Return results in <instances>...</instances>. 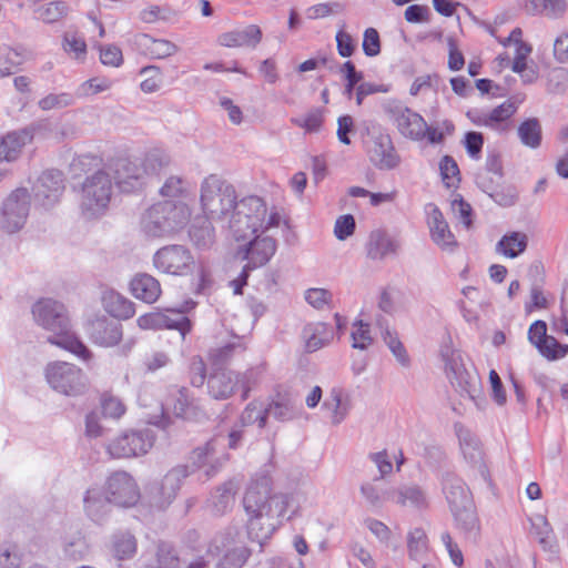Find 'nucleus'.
<instances>
[{"instance_id":"1","label":"nucleus","mask_w":568,"mask_h":568,"mask_svg":"<svg viewBox=\"0 0 568 568\" xmlns=\"http://www.w3.org/2000/svg\"><path fill=\"white\" fill-rule=\"evenodd\" d=\"M272 486L268 474H257L248 483L243 497L247 535L261 547L271 539L284 519H291L300 510L296 494H274Z\"/></svg>"},{"instance_id":"2","label":"nucleus","mask_w":568,"mask_h":568,"mask_svg":"<svg viewBox=\"0 0 568 568\" xmlns=\"http://www.w3.org/2000/svg\"><path fill=\"white\" fill-rule=\"evenodd\" d=\"M32 314L40 326L54 333V336L48 339L51 344L74 354L84 362L92 358L87 346L70 333L69 316L63 304L51 298H43L33 305Z\"/></svg>"},{"instance_id":"3","label":"nucleus","mask_w":568,"mask_h":568,"mask_svg":"<svg viewBox=\"0 0 568 568\" xmlns=\"http://www.w3.org/2000/svg\"><path fill=\"white\" fill-rule=\"evenodd\" d=\"M280 220L277 211L268 209L262 197L250 195L236 202L229 217V229L235 241H245L277 227Z\"/></svg>"},{"instance_id":"4","label":"nucleus","mask_w":568,"mask_h":568,"mask_svg":"<svg viewBox=\"0 0 568 568\" xmlns=\"http://www.w3.org/2000/svg\"><path fill=\"white\" fill-rule=\"evenodd\" d=\"M191 217L187 201L164 200L150 206L142 217V230L150 237L169 236L184 227Z\"/></svg>"},{"instance_id":"5","label":"nucleus","mask_w":568,"mask_h":568,"mask_svg":"<svg viewBox=\"0 0 568 568\" xmlns=\"http://www.w3.org/2000/svg\"><path fill=\"white\" fill-rule=\"evenodd\" d=\"M236 192L232 184L211 174L200 187V205L206 219L222 221L230 217L236 205Z\"/></svg>"},{"instance_id":"6","label":"nucleus","mask_w":568,"mask_h":568,"mask_svg":"<svg viewBox=\"0 0 568 568\" xmlns=\"http://www.w3.org/2000/svg\"><path fill=\"white\" fill-rule=\"evenodd\" d=\"M440 357L445 364L446 376L463 397L475 400L481 392L479 375L473 365H466L459 351L454 349L450 344L440 348Z\"/></svg>"},{"instance_id":"7","label":"nucleus","mask_w":568,"mask_h":568,"mask_svg":"<svg viewBox=\"0 0 568 568\" xmlns=\"http://www.w3.org/2000/svg\"><path fill=\"white\" fill-rule=\"evenodd\" d=\"M113 195V182L110 173L98 170L88 175L80 190V209L87 219H95L103 215L111 203Z\"/></svg>"},{"instance_id":"8","label":"nucleus","mask_w":568,"mask_h":568,"mask_svg":"<svg viewBox=\"0 0 568 568\" xmlns=\"http://www.w3.org/2000/svg\"><path fill=\"white\" fill-rule=\"evenodd\" d=\"M45 379L53 390L65 396L82 395L88 388L85 373L67 362L49 363L45 367Z\"/></svg>"},{"instance_id":"9","label":"nucleus","mask_w":568,"mask_h":568,"mask_svg":"<svg viewBox=\"0 0 568 568\" xmlns=\"http://www.w3.org/2000/svg\"><path fill=\"white\" fill-rule=\"evenodd\" d=\"M151 429L125 430L106 444V453L112 458H134L145 455L154 445Z\"/></svg>"},{"instance_id":"10","label":"nucleus","mask_w":568,"mask_h":568,"mask_svg":"<svg viewBox=\"0 0 568 568\" xmlns=\"http://www.w3.org/2000/svg\"><path fill=\"white\" fill-rule=\"evenodd\" d=\"M31 206L27 189H17L3 201L0 212V227L9 233L19 232L27 223Z\"/></svg>"},{"instance_id":"11","label":"nucleus","mask_w":568,"mask_h":568,"mask_svg":"<svg viewBox=\"0 0 568 568\" xmlns=\"http://www.w3.org/2000/svg\"><path fill=\"white\" fill-rule=\"evenodd\" d=\"M384 111L404 138L412 141L425 139L427 123L420 114L397 101L385 103Z\"/></svg>"},{"instance_id":"12","label":"nucleus","mask_w":568,"mask_h":568,"mask_svg":"<svg viewBox=\"0 0 568 568\" xmlns=\"http://www.w3.org/2000/svg\"><path fill=\"white\" fill-rule=\"evenodd\" d=\"M50 126L49 122L42 121L4 135L0 139V163L16 161L22 149L34 139H47Z\"/></svg>"},{"instance_id":"13","label":"nucleus","mask_w":568,"mask_h":568,"mask_svg":"<svg viewBox=\"0 0 568 568\" xmlns=\"http://www.w3.org/2000/svg\"><path fill=\"white\" fill-rule=\"evenodd\" d=\"M153 264L158 271L174 276L187 275L196 266L191 252L182 245H166L158 250Z\"/></svg>"},{"instance_id":"14","label":"nucleus","mask_w":568,"mask_h":568,"mask_svg":"<svg viewBox=\"0 0 568 568\" xmlns=\"http://www.w3.org/2000/svg\"><path fill=\"white\" fill-rule=\"evenodd\" d=\"M104 491L109 503L120 507L134 506L140 499L138 484L126 471L111 474L106 478Z\"/></svg>"},{"instance_id":"15","label":"nucleus","mask_w":568,"mask_h":568,"mask_svg":"<svg viewBox=\"0 0 568 568\" xmlns=\"http://www.w3.org/2000/svg\"><path fill=\"white\" fill-rule=\"evenodd\" d=\"M115 180L119 189L123 192H132L143 185L144 171L140 162L126 158H119L109 161L104 168Z\"/></svg>"},{"instance_id":"16","label":"nucleus","mask_w":568,"mask_h":568,"mask_svg":"<svg viewBox=\"0 0 568 568\" xmlns=\"http://www.w3.org/2000/svg\"><path fill=\"white\" fill-rule=\"evenodd\" d=\"M263 234L257 233L247 239L248 243L237 253L243 260L247 261L245 265L252 270L265 265L276 251L275 241Z\"/></svg>"},{"instance_id":"17","label":"nucleus","mask_w":568,"mask_h":568,"mask_svg":"<svg viewBox=\"0 0 568 568\" xmlns=\"http://www.w3.org/2000/svg\"><path fill=\"white\" fill-rule=\"evenodd\" d=\"M426 212L433 242L444 251H453L457 246V241L440 210L430 203L426 206Z\"/></svg>"},{"instance_id":"18","label":"nucleus","mask_w":568,"mask_h":568,"mask_svg":"<svg viewBox=\"0 0 568 568\" xmlns=\"http://www.w3.org/2000/svg\"><path fill=\"white\" fill-rule=\"evenodd\" d=\"M162 405L165 410L185 419L197 418L200 414L197 403L189 396V390L185 387L174 386L170 388L169 395Z\"/></svg>"},{"instance_id":"19","label":"nucleus","mask_w":568,"mask_h":568,"mask_svg":"<svg viewBox=\"0 0 568 568\" xmlns=\"http://www.w3.org/2000/svg\"><path fill=\"white\" fill-rule=\"evenodd\" d=\"M63 189L62 174L59 171H47L38 179L34 193L44 206H49L58 201Z\"/></svg>"},{"instance_id":"20","label":"nucleus","mask_w":568,"mask_h":568,"mask_svg":"<svg viewBox=\"0 0 568 568\" xmlns=\"http://www.w3.org/2000/svg\"><path fill=\"white\" fill-rule=\"evenodd\" d=\"M386 498L400 507L425 508L428 505L426 493L417 485H400L386 491Z\"/></svg>"},{"instance_id":"21","label":"nucleus","mask_w":568,"mask_h":568,"mask_svg":"<svg viewBox=\"0 0 568 568\" xmlns=\"http://www.w3.org/2000/svg\"><path fill=\"white\" fill-rule=\"evenodd\" d=\"M352 408V400L342 388L334 387L323 402V409L332 425H339L345 420Z\"/></svg>"},{"instance_id":"22","label":"nucleus","mask_w":568,"mask_h":568,"mask_svg":"<svg viewBox=\"0 0 568 568\" xmlns=\"http://www.w3.org/2000/svg\"><path fill=\"white\" fill-rule=\"evenodd\" d=\"M239 373L216 371L207 379V389L212 398L223 400L230 398L237 388Z\"/></svg>"},{"instance_id":"23","label":"nucleus","mask_w":568,"mask_h":568,"mask_svg":"<svg viewBox=\"0 0 568 568\" xmlns=\"http://www.w3.org/2000/svg\"><path fill=\"white\" fill-rule=\"evenodd\" d=\"M261 40L262 31L256 24H250L242 30L225 32L219 37V43L226 48H255Z\"/></svg>"},{"instance_id":"24","label":"nucleus","mask_w":568,"mask_h":568,"mask_svg":"<svg viewBox=\"0 0 568 568\" xmlns=\"http://www.w3.org/2000/svg\"><path fill=\"white\" fill-rule=\"evenodd\" d=\"M302 337L307 352H316L328 345L334 337L332 327L325 323H310L303 328Z\"/></svg>"},{"instance_id":"25","label":"nucleus","mask_w":568,"mask_h":568,"mask_svg":"<svg viewBox=\"0 0 568 568\" xmlns=\"http://www.w3.org/2000/svg\"><path fill=\"white\" fill-rule=\"evenodd\" d=\"M527 12L551 20L562 19L568 12V0H521Z\"/></svg>"},{"instance_id":"26","label":"nucleus","mask_w":568,"mask_h":568,"mask_svg":"<svg viewBox=\"0 0 568 568\" xmlns=\"http://www.w3.org/2000/svg\"><path fill=\"white\" fill-rule=\"evenodd\" d=\"M192 458L199 468L207 466L205 474L207 476H212L225 464L227 460V455L222 454L221 456H216L215 443L211 440L205 445L194 449Z\"/></svg>"},{"instance_id":"27","label":"nucleus","mask_w":568,"mask_h":568,"mask_svg":"<svg viewBox=\"0 0 568 568\" xmlns=\"http://www.w3.org/2000/svg\"><path fill=\"white\" fill-rule=\"evenodd\" d=\"M91 336L94 343L101 346H114L122 338L121 325L116 322L99 318L92 323Z\"/></svg>"},{"instance_id":"28","label":"nucleus","mask_w":568,"mask_h":568,"mask_svg":"<svg viewBox=\"0 0 568 568\" xmlns=\"http://www.w3.org/2000/svg\"><path fill=\"white\" fill-rule=\"evenodd\" d=\"M133 296L146 303H154L161 295V286L156 278L149 274H138L130 283Z\"/></svg>"},{"instance_id":"29","label":"nucleus","mask_w":568,"mask_h":568,"mask_svg":"<svg viewBox=\"0 0 568 568\" xmlns=\"http://www.w3.org/2000/svg\"><path fill=\"white\" fill-rule=\"evenodd\" d=\"M501 44L507 49H513V62L511 70L514 72H520L525 69L527 58L531 52V47L521 41V30L514 29L510 34L500 41Z\"/></svg>"},{"instance_id":"30","label":"nucleus","mask_w":568,"mask_h":568,"mask_svg":"<svg viewBox=\"0 0 568 568\" xmlns=\"http://www.w3.org/2000/svg\"><path fill=\"white\" fill-rule=\"evenodd\" d=\"M397 248L398 242L384 231L376 230L371 233L367 244V254L371 258H384L385 256L395 254Z\"/></svg>"},{"instance_id":"31","label":"nucleus","mask_w":568,"mask_h":568,"mask_svg":"<svg viewBox=\"0 0 568 568\" xmlns=\"http://www.w3.org/2000/svg\"><path fill=\"white\" fill-rule=\"evenodd\" d=\"M528 245V236L523 232H509L496 244V252L505 257L515 258L523 254Z\"/></svg>"},{"instance_id":"32","label":"nucleus","mask_w":568,"mask_h":568,"mask_svg":"<svg viewBox=\"0 0 568 568\" xmlns=\"http://www.w3.org/2000/svg\"><path fill=\"white\" fill-rule=\"evenodd\" d=\"M372 160L381 169H393L399 163V158L388 136H382L374 142Z\"/></svg>"},{"instance_id":"33","label":"nucleus","mask_w":568,"mask_h":568,"mask_svg":"<svg viewBox=\"0 0 568 568\" xmlns=\"http://www.w3.org/2000/svg\"><path fill=\"white\" fill-rule=\"evenodd\" d=\"M33 11L39 21L45 24H54L67 18L70 9L67 2L54 0L45 3H38Z\"/></svg>"},{"instance_id":"34","label":"nucleus","mask_w":568,"mask_h":568,"mask_svg":"<svg viewBox=\"0 0 568 568\" xmlns=\"http://www.w3.org/2000/svg\"><path fill=\"white\" fill-rule=\"evenodd\" d=\"M104 310L113 317L128 320L134 315L131 301L115 292H106L102 298Z\"/></svg>"},{"instance_id":"35","label":"nucleus","mask_w":568,"mask_h":568,"mask_svg":"<svg viewBox=\"0 0 568 568\" xmlns=\"http://www.w3.org/2000/svg\"><path fill=\"white\" fill-rule=\"evenodd\" d=\"M444 493L450 509L469 504L470 495L466 485L458 478L449 477L444 483Z\"/></svg>"},{"instance_id":"36","label":"nucleus","mask_w":568,"mask_h":568,"mask_svg":"<svg viewBox=\"0 0 568 568\" xmlns=\"http://www.w3.org/2000/svg\"><path fill=\"white\" fill-rule=\"evenodd\" d=\"M159 194L172 201H186L189 197V184L180 175H170L159 190Z\"/></svg>"},{"instance_id":"37","label":"nucleus","mask_w":568,"mask_h":568,"mask_svg":"<svg viewBox=\"0 0 568 568\" xmlns=\"http://www.w3.org/2000/svg\"><path fill=\"white\" fill-rule=\"evenodd\" d=\"M452 511L457 525L465 531V534L474 537L478 535L479 521L471 506V501H469V504L462 505L460 508H454Z\"/></svg>"},{"instance_id":"38","label":"nucleus","mask_w":568,"mask_h":568,"mask_svg":"<svg viewBox=\"0 0 568 568\" xmlns=\"http://www.w3.org/2000/svg\"><path fill=\"white\" fill-rule=\"evenodd\" d=\"M141 41L148 53L154 59H165L179 51V47L166 39H154L143 34Z\"/></svg>"},{"instance_id":"39","label":"nucleus","mask_w":568,"mask_h":568,"mask_svg":"<svg viewBox=\"0 0 568 568\" xmlns=\"http://www.w3.org/2000/svg\"><path fill=\"white\" fill-rule=\"evenodd\" d=\"M237 485L230 480L220 486L211 497L213 509L216 514H223L234 505Z\"/></svg>"},{"instance_id":"40","label":"nucleus","mask_w":568,"mask_h":568,"mask_svg":"<svg viewBox=\"0 0 568 568\" xmlns=\"http://www.w3.org/2000/svg\"><path fill=\"white\" fill-rule=\"evenodd\" d=\"M267 419V408L263 403L253 400L244 408L240 415L239 423L241 427L257 424L258 428H264Z\"/></svg>"},{"instance_id":"41","label":"nucleus","mask_w":568,"mask_h":568,"mask_svg":"<svg viewBox=\"0 0 568 568\" xmlns=\"http://www.w3.org/2000/svg\"><path fill=\"white\" fill-rule=\"evenodd\" d=\"M250 550L243 542H234L219 562V568H242L250 557Z\"/></svg>"},{"instance_id":"42","label":"nucleus","mask_w":568,"mask_h":568,"mask_svg":"<svg viewBox=\"0 0 568 568\" xmlns=\"http://www.w3.org/2000/svg\"><path fill=\"white\" fill-rule=\"evenodd\" d=\"M520 142L531 149H536L541 142V128L537 119H528L518 126Z\"/></svg>"},{"instance_id":"43","label":"nucleus","mask_w":568,"mask_h":568,"mask_svg":"<svg viewBox=\"0 0 568 568\" xmlns=\"http://www.w3.org/2000/svg\"><path fill=\"white\" fill-rule=\"evenodd\" d=\"M62 48L64 52L75 62H85L88 48L83 38L77 34H64L62 39Z\"/></svg>"},{"instance_id":"44","label":"nucleus","mask_w":568,"mask_h":568,"mask_svg":"<svg viewBox=\"0 0 568 568\" xmlns=\"http://www.w3.org/2000/svg\"><path fill=\"white\" fill-rule=\"evenodd\" d=\"M352 347L355 349L365 351L373 345L374 337L372 335L371 326L368 323L357 320L352 325L351 332Z\"/></svg>"},{"instance_id":"45","label":"nucleus","mask_w":568,"mask_h":568,"mask_svg":"<svg viewBox=\"0 0 568 568\" xmlns=\"http://www.w3.org/2000/svg\"><path fill=\"white\" fill-rule=\"evenodd\" d=\"M409 557L414 560H422L428 550L427 536L420 528L409 531L407 537Z\"/></svg>"},{"instance_id":"46","label":"nucleus","mask_w":568,"mask_h":568,"mask_svg":"<svg viewBox=\"0 0 568 568\" xmlns=\"http://www.w3.org/2000/svg\"><path fill=\"white\" fill-rule=\"evenodd\" d=\"M113 81L106 77H93L82 82L78 88V95L90 98L111 90Z\"/></svg>"},{"instance_id":"47","label":"nucleus","mask_w":568,"mask_h":568,"mask_svg":"<svg viewBox=\"0 0 568 568\" xmlns=\"http://www.w3.org/2000/svg\"><path fill=\"white\" fill-rule=\"evenodd\" d=\"M170 163L169 156L159 150L148 152L140 161L141 168L144 171V178L151 174H158L161 170L166 168Z\"/></svg>"},{"instance_id":"48","label":"nucleus","mask_w":568,"mask_h":568,"mask_svg":"<svg viewBox=\"0 0 568 568\" xmlns=\"http://www.w3.org/2000/svg\"><path fill=\"white\" fill-rule=\"evenodd\" d=\"M106 503V494L102 495L100 488H89L83 497L84 509L89 516L95 518L103 511Z\"/></svg>"},{"instance_id":"49","label":"nucleus","mask_w":568,"mask_h":568,"mask_svg":"<svg viewBox=\"0 0 568 568\" xmlns=\"http://www.w3.org/2000/svg\"><path fill=\"white\" fill-rule=\"evenodd\" d=\"M192 242L201 248L209 247L214 242V230L209 219H204L201 225L192 224L190 229Z\"/></svg>"},{"instance_id":"50","label":"nucleus","mask_w":568,"mask_h":568,"mask_svg":"<svg viewBox=\"0 0 568 568\" xmlns=\"http://www.w3.org/2000/svg\"><path fill=\"white\" fill-rule=\"evenodd\" d=\"M140 74L144 80L140 83V89L144 93H153L160 90L163 79L162 71L156 65H148L141 69Z\"/></svg>"},{"instance_id":"51","label":"nucleus","mask_w":568,"mask_h":568,"mask_svg":"<svg viewBox=\"0 0 568 568\" xmlns=\"http://www.w3.org/2000/svg\"><path fill=\"white\" fill-rule=\"evenodd\" d=\"M179 489L178 477L175 474H168L162 479L158 490V504L161 507L169 505L175 497Z\"/></svg>"},{"instance_id":"52","label":"nucleus","mask_w":568,"mask_h":568,"mask_svg":"<svg viewBox=\"0 0 568 568\" xmlns=\"http://www.w3.org/2000/svg\"><path fill=\"white\" fill-rule=\"evenodd\" d=\"M113 549L119 559L131 558L136 551V540L129 532L116 535L114 537Z\"/></svg>"},{"instance_id":"53","label":"nucleus","mask_w":568,"mask_h":568,"mask_svg":"<svg viewBox=\"0 0 568 568\" xmlns=\"http://www.w3.org/2000/svg\"><path fill=\"white\" fill-rule=\"evenodd\" d=\"M537 349L548 361H558L568 354V345L559 343L554 336H549Z\"/></svg>"},{"instance_id":"54","label":"nucleus","mask_w":568,"mask_h":568,"mask_svg":"<svg viewBox=\"0 0 568 568\" xmlns=\"http://www.w3.org/2000/svg\"><path fill=\"white\" fill-rule=\"evenodd\" d=\"M516 112V106L511 102H504L500 105L488 112V128L500 129L503 123L513 116Z\"/></svg>"},{"instance_id":"55","label":"nucleus","mask_w":568,"mask_h":568,"mask_svg":"<svg viewBox=\"0 0 568 568\" xmlns=\"http://www.w3.org/2000/svg\"><path fill=\"white\" fill-rule=\"evenodd\" d=\"M439 171L447 187L455 186L459 182V169L453 158L445 155L439 162Z\"/></svg>"},{"instance_id":"56","label":"nucleus","mask_w":568,"mask_h":568,"mask_svg":"<svg viewBox=\"0 0 568 568\" xmlns=\"http://www.w3.org/2000/svg\"><path fill=\"white\" fill-rule=\"evenodd\" d=\"M103 416L112 419H120L126 412L125 405L119 397L104 395L101 399Z\"/></svg>"},{"instance_id":"57","label":"nucleus","mask_w":568,"mask_h":568,"mask_svg":"<svg viewBox=\"0 0 568 568\" xmlns=\"http://www.w3.org/2000/svg\"><path fill=\"white\" fill-rule=\"evenodd\" d=\"M100 61L103 65L119 68L123 63L121 49L115 44L98 45Z\"/></svg>"},{"instance_id":"58","label":"nucleus","mask_w":568,"mask_h":568,"mask_svg":"<svg viewBox=\"0 0 568 568\" xmlns=\"http://www.w3.org/2000/svg\"><path fill=\"white\" fill-rule=\"evenodd\" d=\"M168 329H176L181 333L182 339L185 338L186 334L191 331V321L183 314L182 311L175 313V317H171L163 313V327Z\"/></svg>"},{"instance_id":"59","label":"nucleus","mask_w":568,"mask_h":568,"mask_svg":"<svg viewBox=\"0 0 568 568\" xmlns=\"http://www.w3.org/2000/svg\"><path fill=\"white\" fill-rule=\"evenodd\" d=\"M73 103V99L69 93H51L42 98L38 105L43 111H50L55 109H63L70 106Z\"/></svg>"},{"instance_id":"60","label":"nucleus","mask_w":568,"mask_h":568,"mask_svg":"<svg viewBox=\"0 0 568 568\" xmlns=\"http://www.w3.org/2000/svg\"><path fill=\"white\" fill-rule=\"evenodd\" d=\"M243 351V343L236 338L234 342L226 344L225 346L211 349L209 355L214 363L219 364L227 361L233 354L242 353Z\"/></svg>"},{"instance_id":"61","label":"nucleus","mask_w":568,"mask_h":568,"mask_svg":"<svg viewBox=\"0 0 568 568\" xmlns=\"http://www.w3.org/2000/svg\"><path fill=\"white\" fill-rule=\"evenodd\" d=\"M261 377L258 368H251L239 374L237 388L242 392V399H246L248 393L256 386Z\"/></svg>"},{"instance_id":"62","label":"nucleus","mask_w":568,"mask_h":568,"mask_svg":"<svg viewBox=\"0 0 568 568\" xmlns=\"http://www.w3.org/2000/svg\"><path fill=\"white\" fill-rule=\"evenodd\" d=\"M332 293L325 288L312 287L305 292V301L315 308H324L332 301Z\"/></svg>"},{"instance_id":"63","label":"nucleus","mask_w":568,"mask_h":568,"mask_svg":"<svg viewBox=\"0 0 568 568\" xmlns=\"http://www.w3.org/2000/svg\"><path fill=\"white\" fill-rule=\"evenodd\" d=\"M355 231V219L352 214H345L337 217L334 225V235L337 240L344 241Z\"/></svg>"},{"instance_id":"64","label":"nucleus","mask_w":568,"mask_h":568,"mask_svg":"<svg viewBox=\"0 0 568 568\" xmlns=\"http://www.w3.org/2000/svg\"><path fill=\"white\" fill-rule=\"evenodd\" d=\"M363 51L367 57H376L381 52V40L376 29L367 28L363 36Z\"/></svg>"}]
</instances>
